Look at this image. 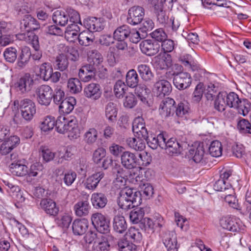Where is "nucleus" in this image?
<instances>
[{
	"mask_svg": "<svg viewBox=\"0 0 251 251\" xmlns=\"http://www.w3.org/2000/svg\"><path fill=\"white\" fill-rule=\"evenodd\" d=\"M148 138L141 137H129L126 140V143L129 148L136 151H142L145 148V141Z\"/></svg>",
	"mask_w": 251,
	"mask_h": 251,
	"instance_id": "obj_25",
	"label": "nucleus"
},
{
	"mask_svg": "<svg viewBox=\"0 0 251 251\" xmlns=\"http://www.w3.org/2000/svg\"><path fill=\"white\" fill-rule=\"evenodd\" d=\"M68 16L66 10H57L53 14L52 20L57 25L64 26L68 22Z\"/></svg>",
	"mask_w": 251,
	"mask_h": 251,
	"instance_id": "obj_31",
	"label": "nucleus"
},
{
	"mask_svg": "<svg viewBox=\"0 0 251 251\" xmlns=\"http://www.w3.org/2000/svg\"><path fill=\"white\" fill-rule=\"evenodd\" d=\"M20 111L22 117L26 122H30L36 113L35 103L29 99H24L21 100Z\"/></svg>",
	"mask_w": 251,
	"mask_h": 251,
	"instance_id": "obj_5",
	"label": "nucleus"
},
{
	"mask_svg": "<svg viewBox=\"0 0 251 251\" xmlns=\"http://www.w3.org/2000/svg\"><path fill=\"white\" fill-rule=\"evenodd\" d=\"M179 60L188 71L195 72L194 77L196 79L200 80L202 75L204 74L205 70L201 67L197 61L191 55L189 54L181 55L179 58Z\"/></svg>",
	"mask_w": 251,
	"mask_h": 251,
	"instance_id": "obj_3",
	"label": "nucleus"
},
{
	"mask_svg": "<svg viewBox=\"0 0 251 251\" xmlns=\"http://www.w3.org/2000/svg\"><path fill=\"white\" fill-rule=\"evenodd\" d=\"M87 30L93 32L100 31L103 29L104 25L100 19L93 17L87 21Z\"/></svg>",
	"mask_w": 251,
	"mask_h": 251,
	"instance_id": "obj_35",
	"label": "nucleus"
},
{
	"mask_svg": "<svg viewBox=\"0 0 251 251\" xmlns=\"http://www.w3.org/2000/svg\"><path fill=\"white\" fill-rule=\"evenodd\" d=\"M72 221V218L68 214H64L56 219V222L58 226L63 228H68Z\"/></svg>",
	"mask_w": 251,
	"mask_h": 251,
	"instance_id": "obj_54",
	"label": "nucleus"
},
{
	"mask_svg": "<svg viewBox=\"0 0 251 251\" xmlns=\"http://www.w3.org/2000/svg\"><path fill=\"white\" fill-rule=\"evenodd\" d=\"M119 251H136V246L129 241L124 240L118 243Z\"/></svg>",
	"mask_w": 251,
	"mask_h": 251,
	"instance_id": "obj_59",
	"label": "nucleus"
},
{
	"mask_svg": "<svg viewBox=\"0 0 251 251\" xmlns=\"http://www.w3.org/2000/svg\"><path fill=\"white\" fill-rule=\"evenodd\" d=\"M237 128L241 132L251 134V124L245 119H242L238 121Z\"/></svg>",
	"mask_w": 251,
	"mask_h": 251,
	"instance_id": "obj_61",
	"label": "nucleus"
},
{
	"mask_svg": "<svg viewBox=\"0 0 251 251\" xmlns=\"http://www.w3.org/2000/svg\"><path fill=\"white\" fill-rule=\"evenodd\" d=\"M130 33V29L127 25H123L117 28L114 31V38L116 40H125Z\"/></svg>",
	"mask_w": 251,
	"mask_h": 251,
	"instance_id": "obj_36",
	"label": "nucleus"
},
{
	"mask_svg": "<svg viewBox=\"0 0 251 251\" xmlns=\"http://www.w3.org/2000/svg\"><path fill=\"white\" fill-rule=\"evenodd\" d=\"M154 10L156 14L157 21L162 25H166L170 19L166 14V11L163 9L162 4H156L154 5Z\"/></svg>",
	"mask_w": 251,
	"mask_h": 251,
	"instance_id": "obj_33",
	"label": "nucleus"
},
{
	"mask_svg": "<svg viewBox=\"0 0 251 251\" xmlns=\"http://www.w3.org/2000/svg\"><path fill=\"white\" fill-rule=\"evenodd\" d=\"M55 126L58 132L61 134L68 132L70 138L76 139L80 136V129L75 118L68 120L63 116H59L56 120Z\"/></svg>",
	"mask_w": 251,
	"mask_h": 251,
	"instance_id": "obj_2",
	"label": "nucleus"
},
{
	"mask_svg": "<svg viewBox=\"0 0 251 251\" xmlns=\"http://www.w3.org/2000/svg\"><path fill=\"white\" fill-rule=\"evenodd\" d=\"M175 100L170 98L164 99L161 102L159 112L163 118L169 116L174 110Z\"/></svg>",
	"mask_w": 251,
	"mask_h": 251,
	"instance_id": "obj_18",
	"label": "nucleus"
},
{
	"mask_svg": "<svg viewBox=\"0 0 251 251\" xmlns=\"http://www.w3.org/2000/svg\"><path fill=\"white\" fill-rule=\"evenodd\" d=\"M118 108L116 104L112 102H109L105 107V115L106 118L110 122H114L116 120Z\"/></svg>",
	"mask_w": 251,
	"mask_h": 251,
	"instance_id": "obj_34",
	"label": "nucleus"
},
{
	"mask_svg": "<svg viewBox=\"0 0 251 251\" xmlns=\"http://www.w3.org/2000/svg\"><path fill=\"white\" fill-rule=\"evenodd\" d=\"M40 206L46 214L50 216H56L59 212V208L56 203L50 199H42Z\"/></svg>",
	"mask_w": 251,
	"mask_h": 251,
	"instance_id": "obj_20",
	"label": "nucleus"
},
{
	"mask_svg": "<svg viewBox=\"0 0 251 251\" xmlns=\"http://www.w3.org/2000/svg\"><path fill=\"white\" fill-rule=\"evenodd\" d=\"M113 228L119 233H122L127 228V224L125 218L123 216L116 215L113 221Z\"/></svg>",
	"mask_w": 251,
	"mask_h": 251,
	"instance_id": "obj_37",
	"label": "nucleus"
},
{
	"mask_svg": "<svg viewBox=\"0 0 251 251\" xmlns=\"http://www.w3.org/2000/svg\"><path fill=\"white\" fill-rule=\"evenodd\" d=\"M132 130L135 137L148 138V132L143 118H136L132 123Z\"/></svg>",
	"mask_w": 251,
	"mask_h": 251,
	"instance_id": "obj_16",
	"label": "nucleus"
},
{
	"mask_svg": "<svg viewBox=\"0 0 251 251\" xmlns=\"http://www.w3.org/2000/svg\"><path fill=\"white\" fill-rule=\"evenodd\" d=\"M187 144L185 142L180 143L175 138H171L166 141L164 137V145L162 149L165 150L167 153L170 155L179 154L184 148H186Z\"/></svg>",
	"mask_w": 251,
	"mask_h": 251,
	"instance_id": "obj_7",
	"label": "nucleus"
},
{
	"mask_svg": "<svg viewBox=\"0 0 251 251\" xmlns=\"http://www.w3.org/2000/svg\"><path fill=\"white\" fill-rule=\"evenodd\" d=\"M31 56V53L29 48L25 47L23 48L19 57L18 66L21 68H24L29 61Z\"/></svg>",
	"mask_w": 251,
	"mask_h": 251,
	"instance_id": "obj_41",
	"label": "nucleus"
},
{
	"mask_svg": "<svg viewBox=\"0 0 251 251\" xmlns=\"http://www.w3.org/2000/svg\"><path fill=\"white\" fill-rule=\"evenodd\" d=\"M67 87L70 93L72 94L78 93L82 90L81 83L76 78H70L68 81Z\"/></svg>",
	"mask_w": 251,
	"mask_h": 251,
	"instance_id": "obj_45",
	"label": "nucleus"
},
{
	"mask_svg": "<svg viewBox=\"0 0 251 251\" xmlns=\"http://www.w3.org/2000/svg\"><path fill=\"white\" fill-rule=\"evenodd\" d=\"M121 162L127 169H132L139 166L140 161L136 154L129 151H125L121 155Z\"/></svg>",
	"mask_w": 251,
	"mask_h": 251,
	"instance_id": "obj_11",
	"label": "nucleus"
},
{
	"mask_svg": "<svg viewBox=\"0 0 251 251\" xmlns=\"http://www.w3.org/2000/svg\"><path fill=\"white\" fill-rule=\"evenodd\" d=\"M98 133L94 127L89 128L84 134V140L88 145H92L98 139Z\"/></svg>",
	"mask_w": 251,
	"mask_h": 251,
	"instance_id": "obj_46",
	"label": "nucleus"
},
{
	"mask_svg": "<svg viewBox=\"0 0 251 251\" xmlns=\"http://www.w3.org/2000/svg\"><path fill=\"white\" fill-rule=\"evenodd\" d=\"M76 173L72 171H69L65 173L63 178L65 184L67 186H71L76 179Z\"/></svg>",
	"mask_w": 251,
	"mask_h": 251,
	"instance_id": "obj_64",
	"label": "nucleus"
},
{
	"mask_svg": "<svg viewBox=\"0 0 251 251\" xmlns=\"http://www.w3.org/2000/svg\"><path fill=\"white\" fill-rule=\"evenodd\" d=\"M149 146L152 149H156L159 146L162 149L164 145V136L162 133L159 134L157 137H151V139L146 141Z\"/></svg>",
	"mask_w": 251,
	"mask_h": 251,
	"instance_id": "obj_43",
	"label": "nucleus"
},
{
	"mask_svg": "<svg viewBox=\"0 0 251 251\" xmlns=\"http://www.w3.org/2000/svg\"><path fill=\"white\" fill-rule=\"evenodd\" d=\"M11 172L17 176H24L28 174V168L24 164L16 163H12L10 165Z\"/></svg>",
	"mask_w": 251,
	"mask_h": 251,
	"instance_id": "obj_39",
	"label": "nucleus"
},
{
	"mask_svg": "<svg viewBox=\"0 0 251 251\" xmlns=\"http://www.w3.org/2000/svg\"><path fill=\"white\" fill-rule=\"evenodd\" d=\"M163 242L168 251H177V237L174 231H166L162 236Z\"/></svg>",
	"mask_w": 251,
	"mask_h": 251,
	"instance_id": "obj_14",
	"label": "nucleus"
},
{
	"mask_svg": "<svg viewBox=\"0 0 251 251\" xmlns=\"http://www.w3.org/2000/svg\"><path fill=\"white\" fill-rule=\"evenodd\" d=\"M225 95L227 106L230 108H235L237 107L240 100L238 95L234 92H230L228 94Z\"/></svg>",
	"mask_w": 251,
	"mask_h": 251,
	"instance_id": "obj_49",
	"label": "nucleus"
},
{
	"mask_svg": "<svg viewBox=\"0 0 251 251\" xmlns=\"http://www.w3.org/2000/svg\"><path fill=\"white\" fill-rule=\"evenodd\" d=\"M222 144L218 140L212 142L209 147V153L213 157L220 156L222 155Z\"/></svg>",
	"mask_w": 251,
	"mask_h": 251,
	"instance_id": "obj_47",
	"label": "nucleus"
},
{
	"mask_svg": "<svg viewBox=\"0 0 251 251\" xmlns=\"http://www.w3.org/2000/svg\"><path fill=\"white\" fill-rule=\"evenodd\" d=\"M144 213L141 209H134L131 211L129 214L130 221L134 224L139 223L143 219Z\"/></svg>",
	"mask_w": 251,
	"mask_h": 251,
	"instance_id": "obj_63",
	"label": "nucleus"
},
{
	"mask_svg": "<svg viewBox=\"0 0 251 251\" xmlns=\"http://www.w3.org/2000/svg\"><path fill=\"white\" fill-rule=\"evenodd\" d=\"M52 72H53V69L50 64L44 63L40 66L38 75L45 81H48L51 76Z\"/></svg>",
	"mask_w": 251,
	"mask_h": 251,
	"instance_id": "obj_40",
	"label": "nucleus"
},
{
	"mask_svg": "<svg viewBox=\"0 0 251 251\" xmlns=\"http://www.w3.org/2000/svg\"><path fill=\"white\" fill-rule=\"evenodd\" d=\"M98 70H99V67L89 62L80 69L78 73L79 77L83 82H88L94 78Z\"/></svg>",
	"mask_w": 251,
	"mask_h": 251,
	"instance_id": "obj_10",
	"label": "nucleus"
},
{
	"mask_svg": "<svg viewBox=\"0 0 251 251\" xmlns=\"http://www.w3.org/2000/svg\"><path fill=\"white\" fill-rule=\"evenodd\" d=\"M36 100L41 105L48 106L51 102L53 97V90L48 85H42L35 90Z\"/></svg>",
	"mask_w": 251,
	"mask_h": 251,
	"instance_id": "obj_4",
	"label": "nucleus"
},
{
	"mask_svg": "<svg viewBox=\"0 0 251 251\" xmlns=\"http://www.w3.org/2000/svg\"><path fill=\"white\" fill-rule=\"evenodd\" d=\"M220 224L223 228L232 232H237L240 228L235 219L230 217H223L220 220Z\"/></svg>",
	"mask_w": 251,
	"mask_h": 251,
	"instance_id": "obj_23",
	"label": "nucleus"
},
{
	"mask_svg": "<svg viewBox=\"0 0 251 251\" xmlns=\"http://www.w3.org/2000/svg\"><path fill=\"white\" fill-rule=\"evenodd\" d=\"M84 95L88 99L93 100H98L101 95L100 85L95 83H91L87 85L84 88Z\"/></svg>",
	"mask_w": 251,
	"mask_h": 251,
	"instance_id": "obj_17",
	"label": "nucleus"
},
{
	"mask_svg": "<svg viewBox=\"0 0 251 251\" xmlns=\"http://www.w3.org/2000/svg\"><path fill=\"white\" fill-rule=\"evenodd\" d=\"M75 104L76 100L74 97L67 98L60 103L59 111L61 114H69L73 110Z\"/></svg>",
	"mask_w": 251,
	"mask_h": 251,
	"instance_id": "obj_26",
	"label": "nucleus"
},
{
	"mask_svg": "<svg viewBox=\"0 0 251 251\" xmlns=\"http://www.w3.org/2000/svg\"><path fill=\"white\" fill-rule=\"evenodd\" d=\"M139 77L136 71L134 69L129 70L126 75V83L128 86L134 88L138 85Z\"/></svg>",
	"mask_w": 251,
	"mask_h": 251,
	"instance_id": "obj_44",
	"label": "nucleus"
},
{
	"mask_svg": "<svg viewBox=\"0 0 251 251\" xmlns=\"http://www.w3.org/2000/svg\"><path fill=\"white\" fill-rule=\"evenodd\" d=\"M203 93V84L199 83L193 92L192 100L194 102H199L201 99Z\"/></svg>",
	"mask_w": 251,
	"mask_h": 251,
	"instance_id": "obj_62",
	"label": "nucleus"
},
{
	"mask_svg": "<svg viewBox=\"0 0 251 251\" xmlns=\"http://www.w3.org/2000/svg\"><path fill=\"white\" fill-rule=\"evenodd\" d=\"M67 12L68 20L70 19V21L72 23H78L80 25H82L79 14L75 9L70 7L67 8L66 10Z\"/></svg>",
	"mask_w": 251,
	"mask_h": 251,
	"instance_id": "obj_60",
	"label": "nucleus"
},
{
	"mask_svg": "<svg viewBox=\"0 0 251 251\" xmlns=\"http://www.w3.org/2000/svg\"><path fill=\"white\" fill-rule=\"evenodd\" d=\"M160 45L155 42L151 40H145L140 44V49L142 53L152 56L156 54L158 51Z\"/></svg>",
	"mask_w": 251,
	"mask_h": 251,
	"instance_id": "obj_15",
	"label": "nucleus"
},
{
	"mask_svg": "<svg viewBox=\"0 0 251 251\" xmlns=\"http://www.w3.org/2000/svg\"><path fill=\"white\" fill-rule=\"evenodd\" d=\"M17 50L15 48H7L3 52L4 59L7 62L13 63L17 58Z\"/></svg>",
	"mask_w": 251,
	"mask_h": 251,
	"instance_id": "obj_55",
	"label": "nucleus"
},
{
	"mask_svg": "<svg viewBox=\"0 0 251 251\" xmlns=\"http://www.w3.org/2000/svg\"><path fill=\"white\" fill-rule=\"evenodd\" d=\"M206 91L205 96L208 100H212L216 96L218 91V87L214 84L209 83L205 87Z\"/></svg>",
	"mask_w": 251,
	"mask_h": 251,
	"instance_id": "obj_58",
	"label": "nucleus"
},
{
	"mask_svg": "<svg viewBox=\"0 0 251 251\" xmlns=\"http://www.w3.org/2000/svg\"><path fill=\"white\" fill-rule=\"evenodd\" d=\"M225 95L219 93L214 101V108L219 112L224 111L226 106Z\"/></svg>",
	"mask_w": 251,
	"mask_h": 251,
	"instance_id": "obj_48",
	"label": "nucleus"
},
{
	"mask_svg": "<svg viewBox=\"0 0 251 251\" xmlns=\"http://www.w3.org/2000/svg\"><path fill=\"white\" fill-rule=\"evenodd\" d=\"M88 221L85 219L75 220L72 224L74 233L77 235L84 234L88 227Z\"/></svg>",
	"mask_w": 251,
	"mask_h": 251,
	"instance_id": "obj_27",
	"label": "nucleus"
},
{
	"mask_svg": "<svg viewBox=\"0 0 251 251\" xmlns=\"http://www.w3.org/2000/svg\"><path fill=\"white\" fill-rule=\"evenodd\" d=\"M141 200L140 192L126 187L121 191L118 204L122 209L127 210L137 206Z\"/></svg>",
	"mask_w": 251,
	"mask_h": 251,
	"instance_id": "obj_1",
	"label": "nucleus"
},
{
	"mask_svg": "<svg viewBox=\"0 0 251 251\" xmlns=\"http://www.w3.org/2000/svg\"><path fill=\"white\" fill-rule=\"evenodd\" d=\"M88 62L100 66L103 61V58L101 54L97 50H92L88 54Z\"/></svg>",
	"mask_w": 251,
	"mask_h": 251,
	"instance_id": "obj_52",
	"label": "nucleus"
},
{
	"mask_svg": "<svg viewBox=\"0 0 251 251\" xmlns=\"http://www.w3.org/2000/svg\"><path fill=\"white\" fill-rule=\"evenodd\" d=\"M126 238L130 239L134 242H140L142 238V234L138 229L130 227L126 234Z\"/></svg>",
	"mask_w": 251,
	"mask_h": 251,
	"instance_id": "obj_53",
	"label": "nucleus"
},
{
	"mask_svg": "<svg viewBox=\"0 0 251 251\" xmlns=\"http://www.w3.org/2000/svg\"><path fill=\"white\" fill-rule=\"evenodd\" d=\"M145 15L144 8L136 5L130 7L128 11L127 23L131 25H137L143 20Z\"/></svg>",
	"mask_w": 251,
	"mask_h": 251,
	"instance_id": "obj_9",
	"label": "nucleus"
},
{
	"mask_svg": "<svg viewBox=\"0 0 251 251\" xmlns=\"http://www.w3.org/2000/svg\"><path fill=\"white\" fill-rule=\"evenodd\" d=\"M150 92V90L144 84L137 85L135 87V93L140 100L144 103L147 102V98Z\"/></svg>",
	"mask_w": 251,
	"mask_h": 251,
	"instance_id": "obj_42",
	"label": "nucleus"
},
{
	"mask_svg": "<svg viewBox=\"0 0 251 251\" xmlns=\"http://www.w3.org/2000/svg\"><path fill=\"white\" fill-rule=\"evenodd\" d=\"M205 151L202 144H199L197 147H194L189 151V157L192 158L196 163L204 161Z\"/></svg>",
	"mask_w": 251,
	"mask_h": 251,
	"instance_id": "obj_21",
	"label": "nucleus"
},
{
	"mask_svg": "<svg viewBox=\"0 0 251 251\" xmlns=\"http://www.w3.org/2000/svg\"><path fill=\"white\" fill-rule=\"evenodd\" d=\"M127 89L126 85L123 81L118 80L114 87V91L116 97L117 98L123 97Z\"/></svg>",
	"mask_w": 251,
	"mask_h": 251,
	"instance_id": "obj_56",
	"label": "nucleus"
},
{
	"mask_svg": "<svg viewBox=\"0 0 251 251\" xmlns=\"http://www.w3.org/2000/svg\"><path fill=\"white\" fill-rule=\"evenodd\" d=\"M137 71L141 78L145 82H151L153 79L154 74L149 66L141 64L138 66Z\"/></svg>",
	"mask_w": 251,
	"mask_h": 251,
	"instance_id": "obj_28",
	"label": "nucleus"
},
{
	"mask_svg": "<svg viewBox=\"0 0 251 251\" xmlns=\"http://www.w3.org/2000/svg\"><path fill=\"white\" fill-rule=\"evenodd\" d=\"M53 65L55 69L60 71L66 70L69 65L68 56L64 53H60L57 55Z\"/></svg>",
	"mask_w": 251,
	"mask_h": 251,
	"instance_id": "obj_30",
	"label": "nucleus"
},
{
	"mask_svg": "<svg viewBox=\"0 0 251 251\" xmlns=\"http://www.w3.org/2000/svg\"><path fill=\"white\" fill-rule=\"evenodd\" d=\"M192 79L190 75L186 72L176 74L174 77V85L179 90L188 88L191 84Z\"/></svg>",
	"mask_w": 251,
	"mask_h": 251,
	"instance_id": "obj_13",
	"label": "nucleus"
},
{
	"mask_svg": "<svg viewBox=\"0 0 251 251\" xmlns=\"http://www.w3.org/2000/svg\"><path fill=\"white\" fill-rule=\"evenodd\" d=\"M235 109L238 110L240 114L244 116H246L251 110V105L246 99H241L237 107Z\"/></svg>",
	"mask_w": 251,
	"mask_h": 251,
	"instance_id": "obj_51",
	"label": "nucleus"
},
{
	"mask_svg": "<svg viewBox=\"0 0 251 251\" xmlns=\"http://www.w3.org/2000/svg\"><path fill=\"white\" fill-rule=\"evenodd\" d=\"M190 110L188 102L185 101L179 102L176 107V113L179 117H183L188 113Z\"/></svg>",
	"mask_w": 251,
	"mask_h": 251,
	"instance_id": "obj_57",
	"label": "nucleus"
},
{
	"mask_svg": "<svg viewBox=\"0 0 251 251\" xmlns=\"http://www.w3.org/2000/svg\"><path fill=\"white\" fill-rule=\"evenodd\" d=\"M78 41L81 46H88L90 45L94 41L93 33L87 29L79 33Z\"/></svg>",
	"mask_w": 251,
	"mask_h": 251,
	"instance_id": "obj_38",
	"label": "nucleus"
},
{
	"mask_svg": "<svg viewBox=\"0 0 251 251\" xmlns=\"http://www.w3.org/2000/svg\"><path fill=\"white\" fill-rule=\"evenodd\" d=\"M104 176V173L102 171H100L88 176L84 182L85 188L90 190H94Z\"/></svg>",
	"mask_w": 251,
	"mask_h": 251,
	"instance_id": "obj_19",
	"label": "nucleus"
},
{
	"mask_svg": "<svg viewBox=\"0 0 251 251\" xmlns=\"http://www.w3.org/2000/svg\"><path fill=\"white\" fill-rule=\"evenodd\" d=\"M153 90L157 97L162 98L170 94L172 85L168 80L162 78L155 83Z\"/></svg>",
	"mask_w": 251,
	"mask_h": 251,
	"instance_id": "obj_12",
	"label": "nucleus"
},
{
	"mask_svg": "<svg viewBox=\"0 0 251 251\" xmlns=\"http://www.w3.org/2000/svg\"><path fill=\"white\" fill-rule=\"evenodd\" d=\"M91 221L96 229L102 235L109 232V221L105 216L100 213H94L91 216Z\"/></svg>",
	"mask_w": 251,
	"mask_h": 251,
	"instance_id": "obj_6",
	"label": "nucleus"
},
{
	"mask_svg": "<svg viewBox=\"0 0 251 251\" xmlns=\"http://www.w3.org/2000/svg\"><path fill=\"white\" fill-rule=\"evenodd\" d=\"M109 248L108 237L106 235H100L94 242L92 247H89L91 251H108Z\"/></svg>",
	"mask_w": 251,
	"mask_h": 251,
	"instance_id": "obj_24",
	"label": "nucleus"
},
{
	"mask_svg": "<svg viewBox=\"0 0 251 251\" xmlns=\"http://www.w3.org/2000/svg\"><path fill=\"white\" fill-rule=\"evenodd\" d=\"M90 205L87 201H81L77 202L74 206L75 215L78 217L87 215L90 209Z\"/></svg>",
	"mask_w": 251,
	"mask_h": 251,
	"instance_id": "obj_29",
	"label": "nucleus"
},
{
	"mask_svg": "<svg viewBox=\"0 0 251 251\" xmlns=\"http://www.w3.org/2000/svg\"><path fill=\"white\" fill-rule=\"evenodd\" d=\"M91 201L96 208H102L105 207L107 199L104 194L101 193H94L92 195Z\"/></svg>",
	"mask_w": 251,
	"mask_h": 251,
	"instance_id": "obj_32",
	"label": "nucleus"
},
{
	"mask_svg": "<svg viewBox=\"0 0 251 251\" xmlns=\"http://www.w3.org/2000/svg\"><path fill=\"white\" fill-rule=\"evenodd\" d=\"M34 84V80L28 74H25L21 77L14 84L17 92L24 95L29 92Z\"/></svg>",
	"mask_w": 251,
	"mask_h": 251,
	"instance_id": "obj_8",
	"label": "nucleus"
},
{
	"mask_svg": "<svg viewBox=\"0 0 251 251\" xmlns=\"http://www.w3.org/2000/svg\"><path fill=\"white\" fill-rule=\"evenodd\" d=\"M21 28L27 31H32L38 29L40 25L37 20L30 15L26 14L24 16V18L21 22Z\"/></svg>",
	"mask_w": 251,
	"mask_h": 251,
	"instance_id": "obj_22",
	"label": "nucleus"
},
{
	"mask_svg": "<svg viewBox=\"0 0 251 251\" xmlns=\"http://www.w3.org/2000/svg\"><path fill=\"white\" fill-rule=\"evenodd\" d=\"M56 124V121L54 117L51 116H48L45 118L40 126V128L42 131L47 132L53 129Z\"/></svg>",
	"mask_w": 251,
	"mask_h": 251,
	"instance_id": "obj_50",
	"label": "nucleus"
}]
</instances>
